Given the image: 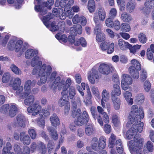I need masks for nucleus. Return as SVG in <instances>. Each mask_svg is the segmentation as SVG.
<instances>
[{"mask_svg":"<svg viewBox=\"0 0 154 154\" xmlns=\"http://www.w3.org/2000/svg\"><path fill=\"white\" fill-rule=\"evenodd\" d=\"M31 64L32 67H35L33 69L32 74L34 75H37L40 77V80L37 83L39 85L45 84L47 81H53L57 76V72L53 71L52 72L51 66L45 63L42 64V62L38 56L32 58Z\"/></svg>","mask_w":154,"mask_h":154,"instance_id":"obj_1","label":"nucleus"},{"mask_svg":"<svg viewBox=\"0 0 154 154\" xmlns=\"http://www.w3.org/2000/svg\"><path fill=\"white\" fill-rule=\"evenodd\" d=\"M139 113L140 114V116H135L129 115L128 117L126 127L130 128L127 131L125 137L127 139H132L137 132L141 133L143 131L144 124L143 122H141V120L144 117L143 111H139Z\"/></svg>","mask_w":154,"mask_h":154,"instance_id":"obj_2","label":"nucleus"},{"mask_svg":"<svg viewBox=\"0 0 154 154\" xmlns=\"http://www.w3.org/2000/svg\"><path fill=\"white\" fill-rule=\"evenodd\" d=\"M41 105L36 102L33 105L29 106L27 109V111L29 113H32V116H35L38 114H39L40 119L37 120V122L39 125L43 126L45 124V119L50 115L49 110L43 109L41 110Z\"/></svg>","mask_w":154,"mask_h":154,"instance_id":"obj_3","label":"nucleus"},{"mask_svg":"<svg viewBox=\"0 0 154 154\" xmlns=\"http://www.w3.org/2000/svg\"><path fill=\"white\" fill-rule=\"evenodd\" d=\"M143 141V138L136 136L134 137V140L128 142V146L131 154H143L142 153Z\"/></svg>","mask_w":154,"mask_h":154,"instance_id":"obj_4","label":"nucleus"},{"mask_svg":"<svg viewBox=\"0 0 154 154\" xmlns=\"http://www.w3.org/2000/svg\"><path fill=\"white\" fill-rule=\"evenodd\" d=\"M72 83V80L71 79L68 78L65 81L64 79H61L60 77L58 76L56 78L52 84L50 85L49 87L50 88L53 90L55 89L57 87L58 90H62V94L63 95L64 94V92L67 90Z\"/></svg>","mask_w":154,"mask_h":154,"instance_id":"obj_5","label":"nucleus"},{"mask_svg":"<svg viewBox=\"0 0 154 154\" xmlns=\"http://www.w3.org/2000/svg\"><path fill=\"white\" fill-rule=\"evenodd\" d=\"M8 47L10 50H14L16 52H19L20 55L27 48L26 46L24 45H23V42L21 40L16 41L14 38L9 41L8 45Z\"/></svg>","mask_w":154,"mask_h":154,"instance_id":"obj_6","label":"nucleus"},{"mask_svg":"<svg viewBox=\"0 0 154 154\" xmlns=\"http://www.w3.org/2000/svg\"><path fill=\"white\" fill-rule=\"evenodd\" d=\"M106 145V139L103 136L100 137L98 141L97 138L94 137L91 141L92 148L95 150L103 149L105 147Z\"/></svg>","mask_w":154,"mask_h":154,"instance_id":"obj_7","label":"nucleus"},{"mask_svg":"<svg viewBox=\"0 0 154 154\" xmlns=\"http://www.w3.org/2000/svg\"><path fill=\"white\" fill-rule=\"evenodd\" d=\"M21 80L18 77L12 78L10 81V84L14 90H16V94L18 96L23 92V87L21 86Z\"/></svg>","mask_w":154,"mask_h":154,"instance_id":"obj_8","label":"nucleus"},{"mask_svg":"<svg viewBox=\"0 0 154 154\" xmlns=\"http://www.w3.org/2000/svg\"><path fill=\"white\" fill-rule=\"evenodd\" d=\"M53 16L50 13H48L47 15L41 18L45 26L52 32H54L58 29L57 26H55L54 22H53L50 25H49V20L53 18Z\"/></svg>","mask_w":154,"mask_h":154,"instance_id":"obj_9","label":"nucleus"},{"mask_svg":"<svg viewBox=\"0 0 154 154\" xmlns=\"http://www.w3.org/2000/svg\"><path fill=\"white\" fill-rule=\"evenodd\" d=\"M121 85L122 89L126 91L130 88V85L132 83V79L128 74H123L121 76Z\"/></svg>","mask_w":154,"mask_h":154,"instance_id":"obj_10","label":"nucleus"},{"mask_svg":"<svg viewBox=\"0 0 154 154\" xmlns=\"http://www.w3.org/2000/svg\"><path fill=\"white\" fill-rule=\"evenodd\" d=\"M106 16V13L104 9L101 7L98 9V13H95L94 14L93 20L97 25L100 24V21H103L105 20Z\"/></svg>","mask_w":154,"mask_h":154,"instance_id":"obj_11","label":"nucleus"},{"mask_svg":"<svg viewBox=\"0 0 154 154\" xmlns=\"http://www.w3.org/2000/svg\"><path fill=\"white\" fill-rule=\"evenodd\" d=\"M100 48L103 51H107L108 54L112 53L114 50V44L109 41H106L101 43Z\"/></svg>","mask_w":154,"mask_h":154,"instance_id":"obj_12","label":"nucleus"},{"mask_svg":"<svg viewBox=\"0 0 154 154\" xmlns=\"http://www.w3.org/2000/svg\"><path fill=\"white\" fill-rule=\"evenodd\" d=\"M112 68V66L111 64L101 63L99 66L98 71L101 74L107 75L111 72V69Z\"/></svg>","mask_w":154,"mask_h":154,"instance_id":"obj_13","label":"nucleus"},{"mask_svg":"<svg viewBox=\"0 0 154 154\" xmlns=\"http://www.w3.org/2000/svg\"><path fill=\"white\" fill-rule=\"evenodd\" d=\"M32 87V82L28 80L25 82L24 85V92L20 93L19 96L20 98H24L31 93V88Z\"/></svg>","mask_w":154,"mask_h":154,"instance_id":"obj_14","label":"nucleus"},{"mask_svg":"<svg viewBox=\"0 0 154 154\" xmlns=\"http://www.w3.org/2000/svg\"><path fill=\"white\" fill-rule=\"evenodd\" d=\"M88 79L89 82L91 84H94L95 80H98L99 79V76L98 71L94 68H93L91 70L88 72Z\"/></svg>","mask_w":154,"mask_h":154,"instance_id":"obj_15","label":"nucleus"},{"mask_svg":"<svg viewBox=\"0 0 154 154\" xmlns=\"http://www.w3.org/2000/svg\"><path fill=\"white\" fill-rule=\"evenodd\" d=\"M100 24L96 25L94 28V32L96 34V40L98 42H103L106 39L105 35L101 32Z\"/></svg>","mask_w":154,"mask_h":154,"instance_id":"obj_16","label":"nucleus"},{"mask_svg":"<svg viewBox=\"0 0 154 154\" xmlns=\"http://www.w3.org/2000/svg\"><path fill=\"white\" fill-rule=\"evenodd\" d=\"M89 120V116L87 112L84 111L81 116L78 117L75 121V123L78 126H81Z\"/></svg>","mask_w":154,"mask_h":154,"instance_id":"obj_17","label":"nucleus"},{"mask_svg":"<svg viewBox=\"0 0 154 154\" xmlns=\"http://www.w3.org/2000/svg\"><path fill=\"white\" fill-rule=\"evenodd\" d=\"M25 118L23 114H20L17 115L16 118V121L14 122V125L15 126L23 127L25 125Z\"/></svg>","mask_w":154,"mask_h":154,"instance_id":"obj_18","label":"nucleus"},{"mask_svg":"<svg viewBox=\"0 0 154 154\" xmlns=\"http://www.w3.org/2000/svg\"><path fill=\"white\" fill-rule=\"evenodd\" d=\"M102 97L101 105L103 108H105L106 103L104 102V101L105 102L108 101L110 97L109 93L106 89H104L103 90L102 94Z\"/></svg>","mask_w":154,"mask_h":154,"instance_id":"obj_19","label":"nucleus"},{"mask_svg":"<svg viewBox=\"0 0 154 154\" xmlns=\"http://www.w3.org/2000/svg\"><path fill=\"white\" fill-rule=\"evenodd\" d=\"M8 115L11 117H14L17 114L18 109L17 105L14 103L10 104L9 107Z\"/></svg>","mask_w":154,"mask_h":154,"instance_id":"obj_20","label":"nucleus"},{"mask_svg":"<svg viewBox=\"0 0 154 154\" xmlns=\"http://www.w3.org/2000/svg\"><path fill=\"white\" fill-rule=\"evenodd\" d=\"M91 111L92 115L94 119H97L98 122L100 125L101 126H103V122L101 117L96 112L95 107H91Z\"/></svg>","mask_w":154,"mask_h":154,"instance_id":"obj_21","label":"nucleus"},{"mask_svg":"<svg viewBox=\"0 0 154 154\" xmlns=\"http://www.w3.org/2000/svg\"><path fill=\"white\" fill-rule=\"evenodd\" d=\"M51 125L54 127H56L60 124V120L57 116L55 114H53L50 118Z\"/></svg>","mask_w":154,"mask_h":154,"instance_id":"obj_22","label":"nucleus"},{"mask_svg":"<svg viewBox=\"0 0 154 154\" xmlns=\"http://www.w3.org/2000/svg\"><path fill=\"white\" fill-rule=\"evenodd\" d=\"M118 44L119 48L122 50H126L130 46L128 42H125L122 39H119L118 41Z\"/></svg>","mask_w":154,"mask_h":154,"instance_id":"obj_23","label":"nucleus"},{"mask_svg":"<svg viewBox=\"0 0 154 154\" xmlns=\"http://www.w3.org/2000/svg\"><path fill=\"white\" fill-rule=\"evenodd\" d=\"M123 95L128 104L131 105L133 103V99L131 98L132 94L130 92L127 91L123 93Z\"/></svg>","mask_w":154,"mask_h":154,"instance_id":"obj_24","label":"nucleus"},{"mask_svg":"<svg viewBox=\"0 0 154 154\" xmlns=\"http://www.w3.org/2000/svg\"><path fill=\"white\" fill-rule=\"evenodd\" d=\"M131 66L129 69L130 70H140L141 69V66L139 62L136 60L133 59L131 61Z\"/></svg>","mask_w":154,"mask_h":154,"instance_id":"obj_25","label":"nucleus"},{"mask_svg":"<svg viewBox=\"0 0 154 154\" xmlns=\"http://www.w3.org/2000/svg\"><path fill=\"white\" fill-rule=\"evenodd\" d=\"M121 94L120 88L118 84H115L113 85V88L111 92L112 97L119 96Z\"/></svg>","mask_w":154,"mask_h":154,"instance_id":"obj_26","label":"nucleus"},{"mask_svg":"<svg viewBox=\"0 0 154 154\" xmlns=\"http://www.w3.org/2000/svg\"><path fill=\"white\" fill-rule=\"evenodd\" d=\"M112 100L114 109L118 110L120 109L121 105V100L119 98L116 97H112Z\"/></svg>","mask_w":154,"mask_h":154,"instance_id":"obj_27","label":"nucleus"},{"mask_svg":"<svg viewBox=\"0 0 154 154\" xmlns=\"http://www.w3.org/2000/svg\"><path fill=\"white\" fill-rule=\"evenodd\" d=\"M38 53L37 50H34L32 49H28L25 53V57L27 59H30L34 55Z\"/></svg>","mask_w":154,"mask_h":154,"instance_id":"obj_28","label":"nucleus"},{"mask_svg":"<svg viewBox=\"0 0 154 154\" xmlns=\"http://www.w3.org/2000/svg\"><path fill=\"white\" fill-rule=\"evenodd\" d=\"M25 134V133L24 132H22L20 133V139L24 144L28 145L30 143V139L28 135H25L22 137V136Z\"/></svg>","mask_w":154,"mask_h":154,"instance_id":"obj_29","label":"nucleus"},{"mask_svg":"<svg viewBox=\"0 0 154 154\" xmlns=\"http://www.w3.org/2000/svg\"><path fill=\"white\" fill-rule=\"evenodd\" d=\"M94 128L92 123H88L85 128V133L88 136L91 135L93 133Z\"/></svg>","mask_w":154,"mask_h":154,"instance_id":"obj_30","label":"nucleus"},{"mask_svg":"<svg viewBox=\"0 0 154 154\" xmlns=\"http://www.w3.org/2000/svg\"><path fill=\"white\" fill-rule=\"evenodd\" d=\"M26 98L24 100V103L25 104L28 106L31 105L34 102L35 100V97L33 95H32L26 96Z\"/></svg>","mask_w":154,"mask_h":154,"instance_id":"obj_31","label":"nucleus"},{"mask_svg":"<svg viewBox=\"0 0 154 154\" xmlns=\"http://www.w3.org/2000/svg\"><path fill=\"white\" fill-rule=\"evenodd\" d=\"M88 8L89 12H94L95 10V5L94 0H89L88 2Z\"/></svg>","mask_w":154,"mask_h":154,"instance_id":"obj_32","label":"nucleus"},{"mask_svg":"<svg viewBox=\"0 0 154 154\" xmlns=\"http://www.w3.org/2000/svg\"><path fill=\"white\" fill-rule=\"evenodd\" d=\"M71 34L68 36V40L71 44L74 43L75 45L76 40L75 39L74 36L76 34L75 30L73 28H71L70 29Z\"/></svg>","mask_w":154,"mask_h":154,"instance_id":"obj_33","label":"nucleus"},{"mask_svg":"<svg viewBox=\"0 0 154 154\" xmlns=\"http://www.w3.org/2000/svg\"><path fill=\"white\" fill-rule=\"evenodd\" d=\"M121 18L123 21L126 22H128L132 19V17L131 15L127 13L126 12H124L122 13L121 15Z\"/></svg>","mask_w":154,"mask_h":154,"instance_id":"obj_34","label":"nucleus"},{"mask_svg":"<svg viewBox=\"0 0 154 154\" xmlns=\"http://www.w3.org/2000/svg\"><path fill=\"white\" fill-rule=\"evenodd\" d=\"M80 45H81L83 47H85L87 46V42L84 38L81 37L79 40H76L75 45L78 46Z\"/></svg>","mask_w":154,"mask_h":154,"instance_id":"obj_35","label":"nucleus"},{"mask_svg":"<svg viewBox=\"0 0 154 154\" xmlns=\"http://www.w3.org/2000/svg\"><path fill=\"white\" fill-rule=\"evenodd\" d=\"M38 150L42 154H45L47 152V148L45 144L41 142L38 143Z\"/></svg>","mask_w":154,"mask_h":154,"instance_id":"obj_36","label":"nucleus"},{"mask_svg":"<svg viewBox=\"0 0 154 154\" xmlns=\"http://www.w3.org/2000/svg\"><path fill=\"white\" fill-rule=\"evenodd\" d=\"M141 110L143 111L142 109L139 110V112ZM138 108L137 106L136 105H134L131 107V112L129 115L135 116L137 115L140 116V114H139V112H138Z\"/></svg>","mask_w":154,"mask_h":154,"instance_id":"obj_37","label":"nucleus"},{"mask_svg":"<svg viewBox=\"0 0 154 154\" xmlns=\"http://www.w3.org/2000/svg\"><path fill=\"white\" fill-rule=\"evenodd\" d=\"M73 0H61L60 5L62 7H68L73 4Z\"/></svg>","mask_w":154,"mask_h":154,"instance_id":"obj_38","label":"nucleus"},{"mask_svg":"<svg viewBox=\"0 0 154 154\" xmlns=\"http://www.w3.org/2000/svg\"><path fill=\"white\" fill-rule=\"evenodd\" d=\"M11 148V144L9 142L7 143L6 146L3 148L2 154H10L11 153L10 150ZM11 154H13L12 153Z\"/></svg>","mask_w":154,"mask_h":154,"instance_id":"obj_39","label":"nucleus"},{"mask_svg":"<svg viewBox=\"0 0 154 154\" xmlns=\"http://www.w3.org/2000/svg\"><path fill=\"white\" fill-rule=\"evenodd\" d=\"M135 4L132 2H129L127 3L126 9L129 13L133 12L135 9Z\"/></svg>","mask_w":154,"mask_h":154,"instance_id":"obj_40","label":"nucleus"},{"mask_svg":"<svg viewBox=\"0 0 154 154\" xmlns=\"http://www.w3.org/2000/svg\"><path fill=\"white\" fill-rule=\"evenodd\" d=\"M91 90L92 94L97 98L100 99V96L98 88L97 87L93 86L91 88Z\"/></svg>","mask_w":154,"mask_h":154,"instance_id":"obj_41","label":"nucleus"},{"mask_svg":"<svg viewBox=\"0 0 154 154\" xmlns=\"http://www.w3.org/2000/svg\"><path fill=\"white\" fill-rule=\"evenodd\" d=\"M8 2L10 4H12L15 2V6L16 8L19 9L20 8L21 6V4L23 1V0H7Z\"/></svg>","mask_w":154,"mask_h":154,"instance_id":"obj_42","label":"nucleus"},{"mask_svg":"<svg viewBox=\"0 0 154 154\" xmlns=\"http://www.w3.org/2000/svg\"><path fill=\"white\" fill-rule=\"evenodd\" d=\"M135 100L138 104H142L144 101V95L142 94H138L136 96Z\"/></svg>","mask_w":154,"mask_h":154,"instance_id":"obj_43","label":"nucleus"},{"mask_svg":"<svg viewBox=\"0 0 154 154\" xmlns=\"http://www.w3.org/2000/svg\"><path fill=\"white\" fill-rule=\"evenodd\" d=\"M48 130L50 133V134L51 137L54 140H57L58 137L56 131L51 127L49 128Z\"/></svg>","mask_w":154,"mask_h":154,"instance_id":"obj_44","label":"nucleus"},{"mask_svg":"<svg viewBox=\"0 0 154 154\" xmlns=\"http://www.w3.org/2000/svg\"><path fill=\"white\" fill-rule=\"evenodd\" d=\"M141 46V45H134L132 46L130 45V46L128 48L129 49L131 53L135 54L136 52L140 49Z\"/></svg>","mask_w":154,"mask_h":154,"instance_id":"obj_45","label":"nucleus"},{"mask_svg":"<svg viewBox=\"0 0 154 154\" xmlns=\"http://www.w3.org/2000/svg\"><path fill=\"white\" fill-rule=\"evenodd\" d=\"M35 11L37 12H39L40 15H43L47 13V10L43 8L40 5L35 6Z\"/></svg>","mask_w":154,"mask_h":154,"instance_id":"obj_46","label":"nucleus"},{"mask_svg":"<svg viewBox=\"0 0 154 154\" xmlns=\"http://www.w3.org/2000/svg\"><path fill=\"white\" fill-rule=\"evenodd\" d=\"M56 38L60 41V42H66L67 40V36L64 35H61L60 33L57 34L55 35Z\"/></svg>","mask_w":154,"mask_h":154,"instance_id":"obj_47","label":"nucleus"},{"mask_svg":"<svg viewBox=\"0 0 154 154\" xmlns=\"http://www.w3.org/2000/svg\"><path fill=\"white\" fill-rule=\"evenodd\" d=\"M112 123L115 126H117L119 124L120 122L119 118L117 115L116 114L112 115Z\"/></svg>","mask_w":154,"mask_h":154,"instance_id":"obj_48","label":"nucleus"},{"mask_svg":"<svg viewBox=\"0 0 154 154\" xmlns=\"http://www.w3.org/2000/svg\"><path fill=\"white\" fill-rule=\"evenodd\" d=\"M116 139V136L113 134H112L109 139V148H112L114 146Z\"/></svg>","mask_w":154,"mask_h":154,"instance_id":"obj_49","label":"nucleus"},{"mask_svg":"<svg viewBox=\"0 0 154 154\" xmlns=\"http://www.w3.org/2000/svg\"><path fill=\"white\" fill-rule=\"evenodd\" d=\"M10 68L12 71L16 75H20L21 73V71L20 69L14 64H12Z\"/></svg>","mask_w":154,"mask_h":154,"instance_id":"obj_50","label":"nucleus"},{"mask_svg":"<svg viewBox=\"0 0 154 154\" xmlns=\"http://www.w3.org/2000/svg\"><path fill=\"white\" fill-rule=\"evenodd\" d=\"M145 6L149 9L154 8V0H147L144 3Z\"/></svg>","mask_w":154,"mask_h":154,"instance_id":"obj_51","label":"nucleus"},{"mask_svg":"<svg viewBox=\"0 0 154 154\" xmlns=\"http://www.w3.org/2000/svg\"><path fill=\"white\" fill-rule=\"evenodd\" d=\"M11 78V75L9 72H6L4 74L2 78V82L4 83L8 82Z\"/></svg>","mask_w":154,"mask_h":154,"instance_id":"obj_52","label":"nucleus"},{"mask_svg":"<svg viewBox=\"0 0 154 154\" xmlns=\"http://www.w3.org/2000/svg\"><path fill=\"white\" fill-rule=\"evenodd\" d=\"M106 26L109 28H113L114 26V22L112 19L109 17L106 19L105 21Z\"/></svg>","mask_w":154,"mask_h":154,"instance_id":"obj_53","label":"nucleus"},{"mask_svg":"<svg viewBox=\"0 0 154 154\" xmlns=\"http://www.w3.org/2000/svg\"><path fill=\"white\" fill-rule=\"evenodd\" d=\"M67 97V95L66 94H63L62 97L59 100V105L61 106H64L65 104L66 105L68 103V101L66 100L65 97Z\"/></svg>","mask_w":154,"mask_h":154,"instance_id":"obj_54","label":"nucleus"},{"mask_svg":"<svg viewBox=\"0 0 154 154\" xmlns=\"http://www.w3.org/2000/svg\"><path fill=\"white\" fill-rule=\"evenodd\" d=\"M139 70H130L129 71L130 74L132 77L135 79H137L139 76L138 71Z\"/></svg>","mask_w":154,"mask_h":154,"instance_id":"obj_55","label":"nucleus"},{"mask_svg":"<svg viewBox=\"0 0 154 154\" xmlns=\"http://www.w3.org/2000/svg\"><path fill=\"white\" fill-rule=\"evenodd\" d=\"M69 91L70 98L71 99H73L76 94L75 90V88L73 86H71L69 88Z\"/></svg>","mask_w":154,"mask_h":154,"instance_id":"obj_56","label":"nucleus"},{"mask_svg":"<svg viewBox=\"0 0 154 154\" xmlns=\"http://www.w3.org/2000/svg\"><path fill=\"white\" fill-rule=\"evenodd\" d=\"M138 38L139 41L142 43L146 42L147 39L146 35L143 33H140L138 35Z\"/></svg>","mask_w":154,"mask_h":154,"instance_id":"obj_57","label":"nucleus"},{"mask_svg":"<svg viewBox=\"0 0 154 154\" xmlns=\"http://www.w3.org/2000/svg\"><path fill=\"white\" fill-rule=\"evenodd\" d=\"M122 29L126 32H128L131 30V27L129 24L126 23H122L121 25Z\"/></svg>","mask_w":154,"mask_h":154,"instance_id":"obj_58","label":"nucleus"},{"mask_svg":"<svg viewBox=\"0 0 154 154\" xmlns=\"http://www.w3.org/2000/svg\"><path fill=\"white\" fill-rule=\"evenodd\" d=\"M81 111L80 109L74 110L72 112V116L74 118L77 117L78 118L81 116Z\"/></svg>","mask_w":154,"mask_h":154,"instance_id":"obj_59","label":"nucleus"},{"mask_svg":"<svg viewBox=\"0 0 154 154\" xmlns=\"http://www.w3.org/2000/svg\"><path fill=\"white\" fill-rule=\"evenodd\" d=\"M28 134L31 139H34L35 138L36 134L34 129L32 128L29 129L28 130Z\"/></svg>","mask_w":154,"mask_h":154,"instance_id":"obj_60","label":"nucleus"},{"mask_svg":"<svg viewBox=\"0 0 154 154\" xmlns=\"http://www.w3.org/2000/svg\"><path fill=\"white\" fill-rule=\"evenodd\" d=\"M14 150L15 152V154H23L22 153V151H21V149L19 146L17 144H15L14 146ZM13 153L14 154V152H12L11 154Z\"/></svg>","mask_w":154,"mask_h":154,"instance_id":"obj_61","label":"nucleus"},{"mask_svg":"<svg viewBox=\"0 0 154 154\" xmlns=\"http://www.w3.org/2000/svg\"><path fill=\"white\" fill-rule=\"evenodd\" d=\"M9 105L8 104H5L2 106L0 109V112L3 113H7L9 108Z\"/></svg>","mask_w":154,"mask_h":154,"instance_id":"obj_62","label":"nucleus"},{"mask_svg":"<svg viewBox=\"0 0 154 154\" xmlns=\"http://www.w3.org/2000/svg\"><path fill=\"white\" fill-rule=\"evenodd\" d=\"M144 88L146 92L149 91L151 88L150 84L149 82L146 81L144 83Z\"/></svg>","mask_w":154,"mask_h":154,"instance_id":"obj_63","label":"nucleus"},{"mask_svg":"<svg viewBox=\"0 0 154 154\" xmlns=\"http://www.w3.org/2000/svg\"><path fill=\"white\" fill-rule=\"evenodd\" d=\"M147 149L150 152H152L153 150L152 143L150 141H148L146 144Z\"/></svg>","mask_w":154,"mask_h":154,"instance_id":"obj_64","label":"nucleus"}]
</instances>
